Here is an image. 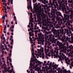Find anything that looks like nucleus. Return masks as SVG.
<instances>
[{
	"instance_id": "f257e3e1",
	"label": "nucleus",
	"mask_w": 73,
	"mask_h": 73,
	"mask_svg": "<svg viewBox=\"0 0 73 73\" xmlns=\"http://www.w3.org/2000/svg\"><path fill=\"white\" fill-rule=\"evenodd\" d=\"M64 17L65 18L66 21H67V20L68 21H69L70 16H69L67 14L66 15V14H64Z\"/></svg>"
},
{
	"instance_id": "f03ea898",
	"label": "nucleus",
	"mask_w": 73,
	"mask_h": 73,
	"mask_svg": "<svg viewBox=\"0 0 73 73\" xmlns=\"http://www.w3.org/2000/svg\"><path fill=\"white\" fill-rule=\"evenodd\" d=\"M38 62V65H40V64H41V63L42 64L43 62H41L40 61H39V60H38V61H36L35 63L36 64H37Z\"/></svg>"
},
{
	"instance_id": "7ed1b4c3",
	"label": "nucleus",
	"mask_w": 73,
	"mask_h": 73,
	"mask_svg": "<svg viewBox=\"0 0 73 73\" xmlns=\"http://www.w3.org/2000/svg\"><path fill=\"white\" fill-rule=\"evenodd\" d=\"M63 73H69L68 70H67L66 69H65L63 70Z\"/></svg>"
},
{
	"instance_id": "20e7f679",
	"label": "nucleus",
	"mask_w": 73,
	"mask_h": 73,
	"mask_svg": "<svg viewBox=\"0 0 73 73\" xmlns=\"http://www.w3.org/2000/svg\"><path fill=\"white\" fill-rule=\"evenodd\" d=\"M70 16L71 19L73 18V13H72V12H71Z\"/></svg>"
},
{
	"instance_id": "39448f33",
	"label": "nucleus",
	"mask_w": 73,
	"mask_h": 73,
	"mask_svg": "<svg viewBox=\"0 0 73 73\" xmlns=\"http://www.w3.org/2000/svg\"><path fill=\"white\" fill-rule=\"evenodd\" d=\"M33 60L32 61V60L31 59V61H30V66H31L32 68V67L33 66V63H32V62H33Z\"/></svg>"
},
{
	"instance_id": "423d86ee",
	"label": "nucleus",
	"mask_w": 73,
	"mask_h": 73,
	"mask_svg": "<svg viewBox=\"0 0 73 73\" xmlns=\"http://www.w3.org/2000/svg\"><path fill=\"white\" fill-rule=\"evenodd\" d=\"M29 35L30 36H34V33H33L32 34H31L30 33V32H29Z\"/></svg>"
},
{
	"instance_id": "0eeeda50",
	"label": "nucleus",
	"mask_w": 73,
	"mask_h": 73,
	"mask_svg": "<svg viewBox=\"0 0 73 73\" xmlns=\"http://www.w3.org/2000/svg\"><path fill=\"white\" fill-rule=\"evenodd\" d=\"M37 2H36V3H35L34 4V5H36L37 6H39V5H40V3H38V5H37Z\"/></svg>"
},
{
	"instance_id": "6e6552de",
	"label": "nucleus",
	"mask_w": 73,
	"mask_h": 73,
	"mask_svg": "<svg viewBox=\"0 0 73 73\" xmlns=\"http://www.w3.org/2000/svg\"><path fill=\"white\" fill-rule=\"evenodd\" d=\"M38 36H40V37H41L42 35V33L41 32L40 33H38Z\"/></svg>"
},
{
	"instance_id": "1a4fd4ad",
	"label": "nucleus",
	"mask_w": 73,
	"mask_h": 73,
	"mask_svg": "<svg viewBox=\"0 0 73 73\" xmlns=\"http://www.w3.org/2000/svg\"><path fill=\"white\" fill-rule=\"evenodd\" d=\"M30 19H31V20L32 17H33V15L32 13H30Z\"/></svg>"
},
{
	"instance_id": "9d476101",
	"label": "nucleus",
	"mask_w": 73,
	"mask_h": 73,
	"mask_svg": "<svg viewBox=\"0 0 73 73\" xmlns=\"http://www.w3.org/2000/svg\"><path fill=\"white\" fill-rule=\"evenodd\" d=\"M58 54H57V55H56V54H54V58H57L58 57Z\"/></svg>"
},
{
	"instance_id": "9b49d317",
	"label": "nucleus",
	"mask_w": 73,
	"mask_h": 73,
	"mask_svg": "<svg viewBox=\"0 0 73 73\" xmlns=\"http://www.w3.org/2000/svg\"><path fill=\"white\" fill-rule=\"evenodd\" d=\"M2 19H3V20H5V15L4 16V14H3V15L2 16Z\"/></svg>"
},
{
	"instance_id": "f8f14e48",
	"label": "nucleus",
	"mask_w": 73,
	"mask_h": 73,
	"mask_svg": "<svg viewBox=\"0 0 73 73\" xmlns=\"http://www.w3.org/2000/svg\"><path fill=\"white\" fill-rule=\"evenodd\" d=\"M32 55L33 56V58H32L34 59V57L35 56V54H34V52H32Z\"/></svg>"
},
{
	"instance_id": "ddd939ff",
	"label": "nucleus",
	"mask_w": 73,
	"mask_h": 73,
	"mask_svg": "<svg viewBox=\"0 0 73 73\" xmlns=\"http://www.w3.org/2000/svg\"><path fill=\"white\" fill-rule=\"evenodd\" d=\"M68 47L69 48H73V46H72V45H71L70 46H68Z\"/></svg>"
},
{
	"instance_id": "4468645a",
	"label": "nucleus",
	"mask_w": 73,
	"mask_h": 73,
	"mask_svg": "<svg viewBox=\"0 0 73 73\" xmlns=\"http://www.w3.org/2000/svg\"><path fill=\"white\" fill-rule=\"evenodd\" d=\"M65 60L66 61V64H68V61L67 59H65Z\"/></svg>"
},
{
	"instance_id": "2eb2a0df",
	"label": "nucleus",
	"mask_w": 73,
	"mask_h": 73,
	"mask_svg": "<svg viewBox=\"0 0 73 73\" xmlns=\"http://www.w3.org/2000/svg\"><path fill=\"white\" fill-rule=\"evenodd\" d=\"M27 5H28L27 7L28 8V10H29L30 9V7H29V2H28Z\"/></svg>"
},
{
	"instance_id": "dca6fc26",
	"label": "nucleus",
	"mask_w": 73,
	"mask_h": 73,
	"mask_svg": "<svg viewBox=\"0 0 73 73\" xmlns=\"http://www.w3.org/2000/svg\"><path fill=\"white\" fill-rule=\"evenodd\" d=\"M31 26L32 27H32H33V23H32V22H31Z\"/></svg>"
},
{
	"instance_id": "f3484780",
	"label": "nucleus",
	"mask_w": 73,
	"mask_h": 73,
	"mask_svg": "<svg viewBox=\"0 0 73 73\" xmlns=\"http://www.w3.org/2000/svg\"><path fill=\"white\" fill-rule=\"evenodd\" d=\"M29 38L30 39V41L31 42L32 40V38L31 36H29Z\"/></svg>"
},
{
	"instance_id": "a211bd4d",
	"label": "nucleus",
	"mask_w": 73,
	"mask_h": 73,
	"mask_svg": "<svg viewBox=\"0 0 73 73\" xmlns=\"http://www.w3.org/2000/svg\"><path fill=\"white\" fill-rule=\"evenodd\" d=\"M30 29L31 31H32V30H33L34 29L33 27H30Z\"/></svg>"
},
{
	"instance_id": "6ab92c4d",
	"label": "nucleus",
	"mask_w": 73,
	"mask_h": 73,
	"mask_svg": "<svg viewBox=\"0 0 73 73\" xmlns=\"http://www.w3.org/2000/svg\"><path fill=\"white\" fill-rule=\"evenodd\" d=\"M31 0H29V4L30 5V6H31Z\"/></svg>"
},
{
	"instance_id": "aec40b11",
	"label": "nucleus",
	"mask_w": 73,
	"mask_h": 73,
	"mask_svg": "<svg viewBox=\"0 0 73 73\" xmlns=\"http://www.w3.org/2000/svg\"><path fill=\"white\" fill-rule=\"evenodd\" d=\"M64 30V29H62V30H60V31L62 32V33H63Z\"/></svg>"
},
{
	"instance_id": "412c9836",
	"label": "nucleus",
	"mask_w": 73,
	"mask_h": 73,
	"mask_svg": "<svg viewBox=\"0 0 73 73\" xmlns=\"http://www.w3.org/2000/svg\"><path fill=\"white\" fill-rule=\"evenodd\" d=\"M50 3H48V5H51V0H50L49 1Z\"/></svg>"
},
{
	"instance_id": "4be33fe9",
	"label": "nucleus",
	"mask_w": 73,
	"mask_h": 73,
	"mask_svg": "<svg viewBox=\"0 0 73 73\" xmlns=\"http://www.w3.org/2000/svg\"><path fill=\"white\" fill-rule=\"evenodd\" d=\"M55 27H53L52 28V31H53V32H54V30Z\"/></svg>"
},
{
	"instance_id": "5701e85b",
	"label": "nucleus",
	"mask_w": 73,
	"mask_h": 73,
	"mask_svg": "<svg viewBox=\"0 0 73 73\" xmlns=\"http://www.w3.org/2000/svg\"><path fill=\"white\" fill-rule=\"evenodd\" d=\"M32 62L34 64V65H33V66H35V62H34V60H33V61H32Z\"/></svg>"
},
{
	"instance_id": "b1692460",
	"label": "nucleus",
	"mask_w": 73,
	"mask_h": 73,
	"mask_svg": "<svg viewBox=\"0 0 73 73\" xmlns=\"http://www.w3.org/2000/svg\"><path fill=\"white\" fill-rule=\"evenodd\" d=\"M60 26H58V25H57V26H56V29H58V28H60Z\"/></svg>"
},
{
	"instance_id": "393cba45",
	"label": "nucleus",
	"mask_w": 73,
	"mask_h": 73,
	"mask_svg": "<svg viewBox=\"0 0 73 73\" xmlns=\"http://www.w3.org/2000/svg\"><path fill=\"white\" fill-rule=\"evenodd\" d=\"M48 37L49 36H48V35H46V36H45L44 38L45 39H47V38H48Z\"/></svg>"
},
{
	"instance_id": "a878e982",
	"label": "nucleus",
	"mask_w": 73,
	"mask_h": 73,
	"mask_svg": "<svg viewBox=\"0 0 73 73\" xmlns=\"http://www.w3.org/2000/svg\"><path fill=\"white\" fill-rule=\"evenodd\" d=\"M3 8L4 9H5V11H6L7 10V9H6V7H5V6H3Z\"/></svg>"
},
{
	"instance_id": "bb28decb",
	"label": "nucleus",
	"mask_w": 73,
	"mask_h": 73,
	"mask_svg": "<svg viewBox=\"0 0 73 73\" xmlns=\"http://www.w3.org/2000/svg\"><path fill=\"white\" fill-rule=\"evenodd\" d=\"M56 19L57 21H59L58 16H56Z\"/></svg>"
},
{
	"instance_id": "cd10ccee",
	"label": "nucleus",
	"mask_w": 73,
	"mask_h": 73,
	"mask_svg": "<svg viewBox=\"0 0 73 73\" xmlns=\"http://www.w3.org/2000/svg\"><path fill=\"white\" fill-rule=\"evenodd\" d=\"M56 43L58 45L60 44V42L58 40L57 41Z\"/></svg>"
},
{
	"instance_id": "c85d7f7f",
	"label": "nucleus",
	"mask_w": 73,
	"mask_h": 73,
	"mask_svg": "<svg viewBox=\"0 0 73 73\" xmlns=\"http://www.w3.org/2000/svg\"><path fill=\"white\" fill-rule=\"evenodd\" d=\"M55 66H56V64H54V66H53V70H54V69L55 68Z\"/></svg>"
},
{
	"instance_id": "c756f323",
	"label": "nucleus",
	"mask_w": 73,
	"mask_h": 73,
	"mask_svg": "<svg viewBox=\"0 0 73 73\" xmlns=\"http://www.w3.org/2000/svg\"><path fill=\"white\" fill-rule=\"evenodd\" d=\"M7 9H9V10H10L11 9L10 7H9L8 6H7Z\"/></svg>"
},
{
	"instance_id": "7c9ffc66",
	"label": "nucleus",
	"mask_w": 73,
	"mask_h": 73,
	"mask_svg": "<svg viewBox=\"0 0 73 73\" xmlns=\"http://www.w3.org/2000/svg\"><path fill=\"white\" fill-rule=\"evenodd\" d=\"M6 46H7V45H5V49H6L7 50H9V49H8V48L7 47H6Z\"/></svg>"
},
{
	"instance_id": "2f4dec72",
	"label": "nucleus",
	"mask_w": 73,
	"mask_h": 73,
	"mask_svg": "<svg viewBox=\"0 0 73 73\" xmlns=\"http://www.w3.org/2000/svg\"><path fill=\"white\" fill-rule=\"evenodd\" d=\"M30 6V9H31V11H32H32L33 10V9H32V6Z\"/></svg>"
},
{
	"instance_id": "473e14b6",
	"label": "nucleus",
	"mask_w": 73,
	"mask_h": 73,
	"mask_svg": "<svg viewBox=\"0 0 73 73\" xmlns=\"http://www.w3.org/2000/svg\"><path fill=\"white\" fill-rule=\"evenodd\" d=\"M11 55H12V54H11V52H10V54H9V57H11Z\"/></svg>"
},
{
	"instance_id": "72a5a7b5",
	"label": "nucleus",
	"mask_w": 73,
	"mask_h": 73,
	"mask_svg": "<svg viewBox=\"0 0 73 73\" xmlns=\"http://www.w3.org/2000/svg\"><path fill=\"white\" fill-rule=\"evenodd\" d=\"M8 72H10V71L11 72V73H12V72H13V71L12 70H8Z\"/></svg>"
},
{
	"instance_id": "f704fd0d",
	"label": "nucleus",
	"mask_w": 73,
	"mask_h": 73,
	"mask_svg": "<svg viewBox=\"0 0 73 73\" xmlns=\"http://www.w3.org/2000/svg\"><path fill=\"white\" fill-rule=\"evenodd\" d=\"M32 51H33V52H34V48H33V47L32 48Z\"/></svg>"
},
{
	"instance_id": "c9c22d12",
	"label": "nucleus",
	"mask_w": 73,
	"mask_h": 73,
	"mask_svg": "<svg viewBox=\"0 0 73 73\" xmlns=\"http://www.w3.org/2000/svg\"><path fill=\"white\" fill-rule=\"evenodd\" d=\"M3 68L5 69H5H6L7 70V71H8V69H7V67H4Z\"/></svg>"
},
{
	"instance_id": "e433bc0d",
	"label": "nucleus",
	"mask_w": 73,
	"mask_h": 73,
	"mask_svg": "<svg viewBox=\"0 0 73 73\" xmlns=\"http://www.w3.org/2000/svg\"><path fill=\"white\" fill-rule=\"evenodd\" d=\"M11 3L12 5L13 4V0H11Z\"/></svg>"
},
{
	"instance_id": "4c0bfd02",
	"label": "nucleus",
	"mask_w": 73,
	"mask_h": 73,
	"mask_svg": "<svg viewBox=\"0 0 73 73\" xmlns=\"http://www.w3.org/2000/svg\"><path fill=\"white\" fill-rule=\"evenodd\" d=\"M53 3H52L51 2V7H52H52L53 6Z\"/></svg>"
},
{
	"instance_id": "58836bf2",
	"label": "nucleus",
	"mask_w": 73,
	"mask_h": 73,
	"mask_svg": "<svg viewBox=\"0 0 73 73\" xmlns=\"http://www.w3.org/2000/svg\"><path fill=\"white\" fill-rule=\"evenodd\" d=\"M33 19H34L33 18H32V17L31 18V20H30L31 22H32V20H33Z\"/></svg>"
},
{
	"instance_id": "ea45409f",
	"label": "nucleus",
	"mask_w": 73,
	"mask_h": 73,
	"mask_svg": "<svg viewBox=\"0 0 73 73\" xmlns=\"http://www.w3.org/2000/svg\"><path fill=\"white\" fill-rule=\"evenodd\" d=\"M33 3H35V2H36L37 0H33Z\"/></svg>"
},
{
	"instance_id": "a19ab883",
	"label": "nucleus",
	"mask_w": 73,
	"mask_h": 73,
	"mask_svg": "<svg viewBox=\"0 0 73 73\" xmlns=\"http://www.w3.org/2000/svg\"><path fill=\"white\" fill-rule=\"evenodd\" d=\"M44 37L43 40H42V42H43V43H44Z\"/></svg>"
},
{
	"instance_id": "79ce46f5",
	"label": "nucleus",
	"mask_w": 73,
	"mask_h": 73,
	"mask_svg": "<svg viewBox=\"0 0 73 73\" xmlns=\"http://www.w3.org/2000/svg\"><path fill=\"white\" fill-rule=\"evenodd\" d=\"M52 64V62H50V67H51Z\"/></svg>"
},
{
	"instance_id": "37998d69",
	"label": "nucleus",
	"mask_w": 73,
	"mask_h": 73,
	"mask_svg": "<svg viewBox=\"0 0 73 73\" xmlns=\"http://www.w3.org/2000/svg\"><path fill=\"white\" fill-rule=\"evenodd\" d=\"M9 60H10V61L11 62H12V59H11V58H9Z\"/></svg>"
},
{
	"instance_id": "c03bdc74",
	"label": "nucleus",
	"mask_w": 73,
	"mask_h": 73,
	"mask_svg": "<svg viewBox=\"0 0 73 73\" xmlns=\"http://www.w3.org/2000/svg\"><path fill=\"white\" fill-rule=\"evenodd\" d=\"M57 30H55L54 29V33H56V32Z\"/></svg>"
},
{
	"instance_id": "a18cd8bd",
	"label": "nucleus",
	"mask_w": 73,
	"mask_h": 73,
	"mask_svg": "<svg viewBox=\"0 0 73 73\" xmlns=\"http://www.w3.org/2000/svg\"><path fill=\"white\" fill-rule=\"evenodd\" d=\"M5 65H6V64H5V60L4 63H3V66H5Z\"/></svg>"
},
{
	"instance_id": "49530a36",
	"label": "nucleus",
	"mask_w": 73,
	"mask_h": 73,
	"mask_svg": "<svg viewBox=\"0 0 73 73\" xmlns=\"http://www.w3.org/2000/svg\"><path fill=\"white\" fill-rule=\"evenodd\" d=\"M63 36L64 37V39H65L66 38L65 35H64Z\"/></svg>"
},
{
	"instance_id": "de8ad7c7",
	"label": "nucleus",
	"mask_w": 73,
	"mask_h": 73,
	"mask_svg": "<svg viewBox=\"0 0 73 73\" xmlns=\"http://www.w3.org/2000/svg\"><path fill=\"white\" fill-rule=\"evenodd\" d=\"M55 1L54 0H53V1L52 2V4H53V5H54L55 3Z\"/></svg>"
},
{
	"instance_id": "09e8293b",
	"label": "nucleus",
	"mask_w": 73,
	"mask_h": 73,
	"mask_svg": "<svg viewBox=\"0 0 73 73\" xmlns=\"http://www.w3.org/2000/svg\"><path fill=\"white\" fill-rule=\"evenodd\" d=\"M2 2H4V3H5V2H6V0H2Z\"/></svg>"
},
{
	"instance_id": "8fccbe9b",
	"label": "nucleus",
	"mask_w": 73,
	"mask_h": 73,
	"mask_svg": "<svg viewBox=\"0 0 73 73\" xmlns=\"http://www.w3.org/2000/svg\"><path fill=\"white\" fill-rule=\"evenodd\" d=\"M44 56H45V55H44H44H43V56H42V58L43 59H44Z\"/></svg>"
},
{
	"instance_id": "3c124183",
	"label": "nucleus",
	"mask_w": 73,
	"mask_h": 73,
	"mask_svg": "<svg viewBox=\"0 0 73 73\" xmlns=\"http://www.w3.org/2000/svg\"><path fill=\"white\" fill-rule=\"evenodd\" d=\"M52 21H55V19H54V17L53 18H52Z\"/></svg>"
},
{
	"instance_id": "603ef678",
	"label": "nucleus",
	"mask_w": 73,
	"mask_h": 73,
	"mask_svg": "<svg viewBox=\"0 0 73 73\" xmlns=\"http://www.w3.org/2000/svg\"><path fill=\"white\" fill-rule=\"evenodd\" d=\"M44 38V37H43V36H41V38L42 39V40H43V39Z\"/></svg>"
},
{
	"instance_id": "864d4df0",
	"label": "nucleus",
	"mask_w": 73,
	"mask_h": 73,
	"mask_svg": "<svg viewBox=\"0 0 73 73\" xmlns=\"http://www.w3.org/2000/svg\"><path fill=\"white\" fill-rule=\"evenodd\" d=\"M7 68H8V69H9L8 70H10V68H11V67L10 66L8 67Z\"/></svg>"
},
{
	"instance_id": "5fc2aeb1",
	"label": "nucleus",
	"mask_w": 73,
	"mask_h": 73,
	"mask_svg": "<svg viewBox=\"0 0 73 73\" xmlns=\"http://www.w3.org/2000/svg\"><path fill=\"white\" fill-rule=\"evenodd\" d=\"M68 41V39H67V38H66V39L65 41V42H67Z\"/></svg>"
},
{
	"instance_id": "6e6d98bb",
	"label": "nucleus",
	"mask_w": 73,
	"mask_h": 73,
	"mask_svg": "<svg viewBox=\"0 0 73 73\" xmlns=\"http://www.w3.org/2000/svg\"><path fill=\"white\" fill-rule=\"evenodd\" d=\"M70 65L71 66H72V67H73V64H72V63H71L70 64Z\"/></svg>"
},
{
	"instance_id": "4d7b16f0",
	"label": "nucleus",
	"mask_w": 73,
	"mask_h": 73,
	"mask_svg": "<svg viewBox=\"0 0 73 73\" xmlns=\"http://www.w3.org/2000/svg\"><path fill=\"white\" fill-rule=\"evenodd\" d=\"M52 35H53V34H50L49 35V36H52Z\"/></svg>"
},
{
	"instance_id": "13d9d810",
	"label": "nucleus",
	"mask_w": 73,
	"mask_h": 73,
	"mask_svg": "<svg viewBox=\"0 0 73 73\" xmlns=\"http://www.w3.org/2000/svg\"><path fill=\"white\" fill-rule=\"evenodd\" d=\"M5 7H6L7 5V3H5Z\"/></svg>"
},
{
	"instance_id": "bf43d9fd",
	"label": "nucleus",
	"mask_w": 73,
	"mask_h": 73,
	"mask_svg": "<svg viewBox=\"0 0 73 73\" xmlns=\"http://www.w3.org/2000/svg\"><path fill=\"white\" fill-rule=\"evenodd\" d=\"M60 59L61 61V62H62V58H60Z\"/></svg>"
},
{
	"instance_id": "052dcab7",
	"label": "nucleus",
	"mask_w": 73,
	"mask_h": 73,
	"mask_svg": "<svg viewBox=\"0 0 73 73\" xmlns=\"http://www.w3.org/2000/svg\"><path fill=\"white\" fill-rule=\"evenodd\" d=\"M5 50V48H4V47H3V48H2L1 50Z\"/></svg>"
},
{
	"instance_id": "680f3d73",
	"label": "nucleus",
	"mask_w": 73,
	"mask_h": 73,
	"mask_svg": "<svg viewBox=\"0 0 73 73\" xmlns=\"http://www.w3.org/2000/svg\"><path fill=\"white\" fill-rule=\"evenodd\" d=\"M55 39V38L54 37L52 38V40H54Z\"/></svg>"
},
{
	"instance_id": "e2e57ef3",
	"label": "nucleus",
	"mask_w": 73,
	"mask_h": 73,
	"mask_svg": "<svg viewBox=\"0 0 73 73\" xmlns=\"http://www.w3.org/2000/svg\"><path fill=\"white\" fill-rule=\"evenodd\" d=\"M68 26H70V22H69L68 23Z\"/></svg>"
},
{
	"instance_id": "0e129e2a",
	"label": "nucleus",
	"mask_w": 73,
	"mask_h": 73,
	"mask_svg": "<svg viewBox=\"0 0 73 73\" xmlns=\"http://www.w3.org/2000/svg\"><path fill=\"white\" fill-rule=\"evenodd\" d=\"M1 39H2V40L3 39V36H2V35H1Z\"/></svg>"
},
{
	"instance_id": "69168bd1",
	"label": "nucleus",
	"mask_w": 73,
	"mask_h": 73,
	"mask_svg": "<svg viewBox=\"0 0 73 73\" xmlns=\"http://www.w3.org/2000/svg\"><path fill=\"white\" fill-rule=\"evenodd\" d=\"M50 37H49V39H51L52 38V36H49Z\"/></svg>"
},
{
	"instance_id": "338daca9",
	"label": "nucleus",
	"mask_w": 73,
	"mask_h": 73,
	"mask_svg": "<svg viewBox=\"0 0 73 73\" xmlns=\"http://www.w3.org/2000/svg\"><path fill=\"white\" fill-rule=\"evenodd\" d=\"M70 6L71 7H73V4H71Z\"/></svg>"
},
{
	"instance_id": "774afa93",
	"label": "nucleus",
	"mask_w": 73,
	"mask_h": 73,
	"mask_svg": "<svg viewBox=\"0 0 73 73\" xmlns=\"http://www.w3.org/2000/svg\"><path fill=\"white\" fill-rule=\"evenodd\" d=\"M6 28H7V26H6V25H5V29H6Z\"/></svg>"
}]
</instances>
